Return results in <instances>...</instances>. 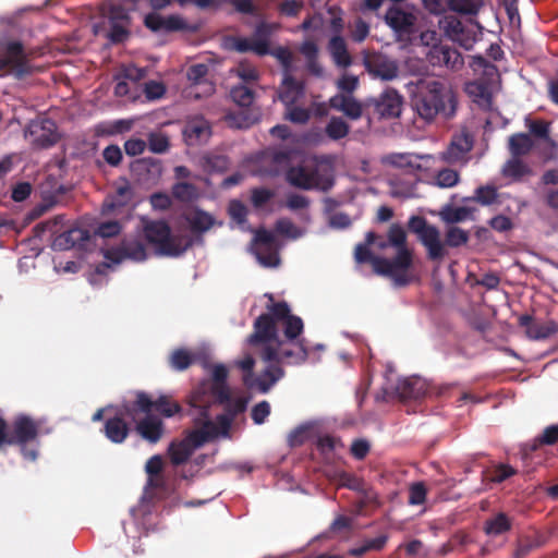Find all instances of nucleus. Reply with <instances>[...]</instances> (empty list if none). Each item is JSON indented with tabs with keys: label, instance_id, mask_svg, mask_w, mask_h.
<instances>
[{
	"label": "nucleus",
	"instance_id": "f257e3e1",
	"mask_svg": "<svg viewBox=\"0 0 558 558\" xmlns=\"http://www.w3.org/2000/svg\"><path fill=\"white\" fill-rule=\"evenodd\" d=\"M271 304L267 305V312L260 314L254 322L253 332L247 338V344H263L269 341L279 340L277 325H283L284 339L289 342L300 340L304 325L301 317L292 315L290 306L286 301L274 303L272 295H269Z\"/></svg>",
	"mask_w": 558,
	"mask_h": 558
},
{
	"label": "nucleus",
	"instance_id": "f03ea898",
	"mask_svg": "<svg viewBox=\"0 0 558 558\" xmlns=\"http://www.w3.org/2000/svg\"><path fill=\"white\" fill-rule=\"evenodd\" d=\"M412 107L426 122L434 121L439 114L450 119L457 111V96L441 81L420 80L412 96Z\"/></svg>",
	"mask_w": 558,
	"mask_h": 558
},
{
	"label": "nucleus",
	"instance_id": "7ed1b4c3",
	"mask_svg": "<svg viewBox=\"0 0 558 558\" xmlns=\"http://www.w3.org/2000/svg\"><path fill=\"white\" fill-rule=\"evenodd\" d=\"M379 250L393 247L397 254L391 259L387 258L389 266V274L387 277L391 278L397 287H404L410 283L408 275L409 269L413 265V252L408 246L407 232L400 223H392L387 233V240L377 243Z\"/></svg>",
	"mask_w": 558,
	"mask_h": 558
},
{
	"label": "nucleus",
	"instance_id": "20e7f679",
	"mask_svg": "<svg viewBox=\"0 0 558 558\" xmlns=\"http://www.w3.org/2000/svg\"><path fill=\"white\" fill-rule=\"evenodd\" d=\"M142 231L146 242L160 256L179 257L193 245L192 239L172 234L165 220L142 218Z\"/></svg>",
	"mask_w": 558,
	"mask_h": 558
},
{
	"label": "nucleus",
	"instance_id": "39448f33",
	"mask_svg": "<svg viewBox=\"0 0 558 558\" xmlns=\"http://www.w3.org/2000/svg\"><path fill=\"white\" fill-rule=\"evenodd\" d=\"M253 352L265 363H282L289 365H300L306 362L308 357L307 341L300 339L289 342L287 340H276L263 344H248Z\"/></svg>",
	"mask_w": 558,
	"mask_h": 558
},
{
	"label": "nucleus",
	"instance_id": "423d86ee",
	"mask_svg": "<svg viewBox=\"0 0 558 558\" xmlns=\"http://www.w3.org/2000/svg\"><path fill=\"white\" fill-rule=\"evenodd\" d=\"M286 181L296 189L311 191H328L335 183L332 167L325 158L317 160L314 166H293L286 172Z\"/></svg>",
	"mask_w": 558,
	"mask_h": 558
},
{
	"label": "nucleus",
	"instance_id": "0eeeda50",
	"mask_svg": "<svg viewBox=\"0 0 558 558\" xmlns=\"http://www.w3.org/2000/svg\"><path fill=\"white\" fill-rule=\"evenodd\" d=\"M135 397L134 401L123 404L124 413L134 422L137 414H148L153 410L165 417H172L181 411V405L168 395H161L156 400H153L147 392L136 391Z\"/></svg>",
	"mask_w": 558,
	"mask_h": 558
},
{
	"label": "nucleus",
	"instance_id": "6e6552de",
	"mask_svg": "<svg viewBox=\"0 0 558 558\" xmlns=\"http://www.w3.org/2000/svg\"><path fill=\"white\" fill-rule=\"evenodd\" d=\"M408 228L417 235L418 241L426 248L427 258L430 262L440 263L448 255L439 229L428 223L426 218L412 216L408 221Z\"/></svg>",
	"mask_w": 558,
	"mask_h": 558
},
{
	"label": "nucleus",
	"instance_id": "1a4fd4ad",
	"mask_svg": "<svg viewBox=\"0 0 558 558\" xmlns=\"http://www.w3.org/2000/svg\"><path fill=\"white\" fill-rule=\"evenodd\" d=\"M40 423L26 414L17 415L11 430H8L9 446H19L24 458L34 461L37 458V451L27 449V445L36 442L39 436Z\"/></svg>",
	"mask_w": 558,
	"mask_h": 558
},
{
	"label": "nucleus",
	"instance_id": "9d476101",
	"mask_svg": "<svg viewBox=\"0 0 558 558\" xmlns=\"http://www.w3.org/2000/svg\"><path fill=\"white\" fill-rule=\"evenodd\" d=\"M267 366L259 376H254L253 368L255 360L252 355H246L238 365L244 372L243 383L246 387L257 388L260 392L266 393L269 389L284 376V369L277 364L266 363Z\"/></svg>",
	"mask_w": 558,
	"mask_h": 558
},
{
	"label": "nucleus",
	"instance_id": "9b49d317",
	"mask_svg": "<svg viewBox=\"0 0 558 558\" xmlns=\"http://www.w3.org/2000/svg\"><path fill=\"white\" fill-rule=\"evenodd\" d=\"M232 422V415L227 413L217 415L216 422H213L208 410L205 408L199 411V417L196 420V424L201 426L190 434V439L194 442V447H201L220 435L228 436Z\"/></svg>",
	"mask_w": 558,
	"mask_h": 558
},
{
	"label": "nucleus",
	"instance_id": "f8f14e48",
	"mask_svg": "<svg viewBox=\"0 0 558 558\" xmlns=\"http://www.w3.org/2000/svg\"><path fill=\"white\" fill-rule=\"evenodd\" d=\"M9 69L16 77H23L32 72L24 45L19 40H10L2 45L0 54V71Z\"/></svg>",
	"mask_w": 558,
	"mask_h": 558
},
{
	"label": "nucleus",
	"instance_id": "ddd939ff",
	"mask_svg": "<svg viewBox=\"0 0 558 558\" xmlns=\"http://www.w3.org/2000/svg\"><path fill=\"white\" fill-rule=\"evenodd\" d=\"M403 97L393 88H387L378 97L366 100V112L378 119H393L401 114Z\"/></svg>",
	"mask_w": 558,
	"mask_h": 558
},
{
	"label": "nucleus",
	"instance_id": "4468645a",
	"mask_svg": "<svg viewBox=\"0 0 558 558\" xmlns=\"http://www.w3.org/2000/svg\"><path fill=\"white\" fill-rule=\"evenodd\" d=\"M439 28L449 39L458 43L466 50L473 47L478 33V25L465 24L453 15L444 16L439 21Z\"/></svg>",
	"mask_w": 558,
	"mask_h": 558
},
{
	"label": "nucleus",
	"instance_id": "2eb2a0df",
	"mask_svg": "<svg viewBox=\"0 0 558 558\" xmlns=\"http://www.w3.org/2000/svg\"><path fill=\"white\" fill-rule=\"evenodd\" d=\"M231 398L230 389L227 384H202L192 392L190 397L191 407L203 411L208 410L211 401L225 404Z\"/></svg>",
	"mask_w": 558,
	"mask_h": 558
},
{
	"label": "nucleus",
	"instance_id": "dca6fc26",
	"mask_svg": "<svg viewBox=\"0 0 558 558\" xmlns=\"http://www.w3.org/2000/svg\"><path fill=\"white\" fill-rule=\"evenodd\" d=\"M108 39L112 44H122L131 35V16L129 10L121 4H111L108 10Z\"/></svg>",
	"mask_w": 558,
	"mask_h": 558
},
{
	"label": "nucleus",
	"instance_id": "f3484780",
	"mask_svg": "<svg viewBox=\"0 0 558 558\" xmlns=\"http://www.w3.org/2000/svg\"><path fill=\"white\" fill-rule=\"evenodd\" d=\"M363 63L366 71L376 78L392 81L398 76L399 66L396 60L381 52H367Z\"/></svg>",
	"mask_w": 558,
	"mask_h": 558
},
{
	"label": "nucleus",
	"instance_id": "a211bd4d",
	"mask_svg": "<svg viewBox=\"0 0 558 558\" xmlns=\"http://www.w3.org/2000/svg\"><path fill=\"white\" fill-rule=\"evenodd\" d=\"M426 60L432 66L446 68L451 71L460 70L464 60L462 54L453 47L434 44L426 52Z\"/></svg>",
	"mask_w": 558,
	"mask_h": 558
},
{
	"label": "nucleus",
	"instance_id": "6ab92c4d",
	"mask_svg": "<svg viewBox=\"0 0 558 558\" xmlns=\"http://www.w3.org/2000/svg\"><path fill=\"white\" fill-rule=\"evenodd\" d=\"M416 15L399 7H391L385 14L386 24L396 33L400 38L410 37L416 32Z\"/></svg>",
	"mask_w": 558,
	"mask_h": 558
},
{
	"label": "nucleus",
	"instance_id": "aec40b11",
	"mask_svg": "<svg viewBox=\"0 0 558 558\" xmlns=\"http://www.w3.org/2000/svg\"><path fill=\"white\" fill-rule=\"evenodd\" d=\"M25 135L31 136L33 145L38 148H49L59 141L57 125L51 119L32 121L25 130Z\"/></svg>",
	"mask_w": 558,
	"mask_h": 558
},
{
	"label": "nucleus",
	"instance_id": "412c9836",
	"mask_svg": "<svg viewBox=\"0 0 558 558\" xmlns=\"http://www.w3.org/2000/svg\"><path fill=\"white\" fill-rule=\"evenodd\" d=\"M105 257L116 264L126 258L143 262L147 258V251L141 240L125 239L119 246L107 250Z\"/></svg>",
	"mask_w": 558,
	"mask_h": 558
},
{
	"label": "nucleus",
	"instance_id": "4be33fe9",
	"mask_svg": "<svg viewBox=\"0 0 558 558\" xmlns=\"http://www.w3.org/2000/svg\"><path fill=\"white\" fill-rule=\"evenodd\" d=\"M328 105L350 120H359L366 111V101L362 104L353 95H333L329 98Z\"/></svg>",
	"mask_w": 558,
	"mask_h": 558
},
{
	"label": "nucleus",
	"instance_id": "5701e85b",
	"mask_svg": "<svg viewBox=\"0 0 558 558\" xmlns=\"http://www.w3.org/2000/svg\"><path fill=\"white\" fill-rule=\"evenodd\" d=\"M135 430L144 440L157 444L163 436L165 425L160 417L148 413L136 422Z\"/></svg>",
	"mask_w": 558,
	"mask_h": 558
},
{
	"label": "nucleus",
	"instance_id": "b1692460",
	"mask_svg": "<svg viewBox=\"0 0 558 558\" xmlns=\"http://www.w3.org/2000/svg\"><path fill=\"white\" fill-rule=\"evenodd\" d=\"M519 325L524 327L527 337L534 340L546 339L558 332V324L556 322L534 323L533 317L529 314L519 317Z\"/></svg>",
	"mask_w": 558,
	"mask_h": 558
},
{
	"label": "nucleus",
	"instance_id": "393cba45",
	"mask_svg": "<svg viewBox=\"0 0 558 558\" xmlns=\"http://www.w3.org/2000/svg\"><path fill=\"white\" fill-rule=\"evenodd\" d=\"M144 24L153 32H177L186 28L185 21L178 15H169L163 17L158 13H148L144 19Z\"/></svg>",
	"mask_w": 558,
	"mask_h": 558
},
{
	"label": "nucleus",
	"instance_id": "a878e982",
	"mask_svg": "<svg viewBox=\"0 0 558 558\" xmlns=\"http://www.w3.org/2000/svg\"><path fill=\"white\" fill-rule=\"evenodd\" d=\"M210 135V125L203 118H195L190 120L183 130L184 140L190 146H195L207 142Z\"/></svg>",
	"mask_w": 558,
	"mask_h": 558
},
{
	"label": "nucleus",
	"instance_id": "bb28decb",
	"mask_svg": "<svg viewBox=\"0 0 558 558\" xmlns=\"http://www.w3.org/2000/svg\"><path fill=\"white\" fill-rule=\"evenodd\" d=\"M354 259L357 264L369 263L376 275L387 277L389 274V264L386 257L376 256L372 253L367 244L359 243L354 248Z\"/></svg>",
	"mask_w": 558,
	"mask_h": 558
},
{
	"label": "nucleus",
	"instance_id": "cd10ccee",
	"mask_svg": "<svg viewBox=\"0 0 558 558\" xmlns=\"http://www.w3.org/2000/svg\"><path fill=\"white\" fill-rule=\"evenodd\" d=\"M124 409L122 408L121 414L106 420L102 432L106 437L113 444H122L130 434L129 424L123 418Z\"/></svg>",
	"mask_w": 558,
	"mask_h": 558
},
{
	"label": "nucleus",
	"instance_id": "c85d7f7f",
	"mask_svg": "<svg viewBox=\"0 0 558 558\" xmlns=\"http://www.w3.org/2000/svg\"><path fill=\"white\" fill-rule=\"evenodd\" d=\"M395 391L401 400L420 399L426 393L427 387L422 378L408 377L397 383Z\"/></svg>",
	"mask_w": 558,
	"mask_h": 558
},
{
	"label": "nucleus",
	"instance_id": "c756f323",
	"mask_svg": "<svg viewBox=\"0 0 558 558\" xmlns=\"http://www.w3.org/2000/svg\"><path fill=\"white\" fill-rule=\"evenodd\" d=\"M472 148L473 137L469 133L462 132L452 137L444 157L450 162H456L461 160Z\"/></svg>",
	"mask_w": 558,
	"mask_h": 558
},
{
	"label": "nucleus",
	"instance_id": "7c9ffc66",
	"mask_svg": "<svg viewBox=\"0 0 558 558\" xmlns=\"http://www.w3.org/2000/svg\"><path fill=\"white\" fill-rule=\"evenodd\" d=\"M304 93V84L292 75L286 74L279 92V99L286 106H293Z\"/></svg>",
	"mask_w": 558,
	"mask_h": 558
},
{
	"label": "nucleus",
	"instance_id": "2f4dec72",
	"mask_svg": "<svg viewBox=\"0 0 558 558\" xmlns=\"http://www.w3.org/2000/svg\"><path fill=\"white\" fill-rule=\"evenodd\" d=\"M328 50L336 65L340 68H348L352 64V58L348 51L347 43L340 35H336L330 38Z\"/></svg>",
	"mask_w": 558,
	"mask_h": 558
},
{
	"label": "nucleus",
	"instance_id": "473e14b6",
	"mask_svg": "<svg viewBox=\"0 0 558 558\" xmlns=\"http://www.w3.org/2000/svg\"><path fill=\"white\" fill-rule=\"evenodd\" d=\"M196 448L197 447H194V442L190 439V436L184 440L171 442L168 448L171 463L174 465L185 463Z\"/></svg>",
	"mask_w": 558,
	"mask_h": 558
},
{
	"label": "nucleus",
	"instance_id": "72a5a7b5",
	"mask_svg": "<svg viewBox=\"0 0 558 558\" xmlns=\"http://www.w3.org/2000/svg\"><path fill=\"white\" fill-rule=\"evenodd\" d=\"M190 229L194 233H204L208 231L215 223V219L208 213L195 209L186 216Z\"/></svg>",
	"mask_w": 558,
	"mask_h": 558
},
{
	"label": "nucleus",
	"instance_id": "f704fd0d",
	"mask_svg": "<svg viewBox=\"0 0 558 558\" xmlns=\"http://www.w3.org/2000/svg\"><path fill=\"white\" fill-rule=\"evenodd\" d=\"M501 173L505 178L520 181L523 177L532 173L531 168L519 157H511L504 165Z\"/></svg>",
	"mask_w": 558,
	"mask_h": 558
},
{
	"label": "nucleus",
	"instance_id": "c9c22d12",
	"mask_svg": "<svg viewBox=\"0 0 558 558\" xmlns=\"http://www.w3.org/2000/svg\"><path fill=\"white\" fill-rule=\"evenodd\" d=\"M466 93L475 102L485 109L492 106V93L484 82H471L466 84Z\"/></svg>",
	"mask_w": 558,
	"mask_h": 558
},
{
	"label": "nucleus",
	"instance_id": "e433bc0d",
	"mask_svg": "<svg viewBox=\"0 0 558 558\" xmlns=\"http://www.w3.org/2000/svg\"><path fill=\"white\" fill-rule=\"evenodd\" d=\"M533 147V141L526 133H517L509 138V150L511 157H521L527 155Z\"/></svg>",
	"mask_w": 558,
	"mask_h": 558
},
{
	"label": "nucleus",
	"instance_id": "4c0bfd02",
	"mask_svg": "<svg viewBox=\"0 0 558 558\" xmlns=\"http://www.w3.org/2000/svg\"><path fill=\"white\" fill-rule=\"evenodd\" d=\"M388 542V535L381 534L375 538L363 539L359 546L349 550V555L354 557L363 556L368 551H380Z\"/></svg>",
	"mask_w": 558,
	"mask_h": 558
},
{
	"label": "nucleus",
	"instance_id": "58836bf2",
	"mask_svg": "<svg viewBox=\"0 0 558 558\" xmlns=\"http://www.w3.org/2000/svg\"><path fill=\"white\" fill-rule=\"evenodd\" d=\"M87 238L86 232L82 229H71L66 232H63L58 238H56L53 242V247L58 250H70L80 241H83Z\"/></svg>",
	"mask_w": 558,
	"mask_h": 558
},
{
	"label": "nucleus",
	"instance_id": "ea45409f",
	"mask_svg": "<svg viewBox=\"0 0 558 558\" xmlns=\"http://www.w3.org/2000/svg\"><path fill=\"white\" fill-rule=\"evenodd\" d=\"M473 209L469 207L445 206L440 211V218L448 225L465 221L472 215Z\"/></svg>",
	"mask_w": 558,
	"mask_h": 558
},
{
	"label": "nucleus",
	"instance_id": "a19ab883",
	"mask_svg": "<svg viewBox=\"0 0 558 558\" xmlns=\"http://www.w3.org/2000/svg\"><path fill=\"white\" fill-rule=\"evenodd\" d=\"M483 4V0H448L447 10L462 15H476Z\"/></svg>",
	"mask_w": 558,
	"mask_h": 558
},
{
	"label": "nucleus",
	"instance_id": "79ce46f5",
	"mask_svg": "<svg viewBox=\"0 0 558 558\" xmlns=\"http://www.w3.org/2000/svg\"><path fill=\"white\" fill-rule=\"evenodd\" d=\"M350 132V125L341 117H331L325 126L326 135L332 141L344 138Z\"/></svg>",
	"mask_w": 558,
	"mask_h": 558
},
{
	"label": "nucleus",
	"instance_id": "37998d69",
	"mask_svg": "<svg viewBox=\"0 0 558 558\" xmlns=\"http://www.w3.org/2000/svg\"><path fill=\"white\" fill-rule=\"evenodd\" d=\"M194 361V354L185 349H175L169 356L170 367L178 372L187 369Z\"/></svg>",
	"mask_w": 558,
	"mask_h": 558
},
{
	"label": "nucleus",
	"instance_id": "c03bdc74",
	"mask_svg": "<svg viewBox=\"0 0 558 558\" xmlns=\"http://www.w3.org/2000/svg\"><path fill=\"white\" fill-rule=\"evenodd\" d=\"M511 529V521L506 513L500 512L485 522L484 531L489 535H500Z\"/></svg>",
	"mask_w": 558,
	"mask_h": 558
},
{
	"label": "nucleus",
	"instance_id": "a18cd8bd",
	"mask_svg": "<svg viewBox=\"0 0 558 558\" xmlns=\"http://www.w3.org/2000/svg\"><path fill=\"white\" fill-rule=\"evenodd\" d=\"M233 49L241 53L253 51L257 56H267L265 43H254L253 38L235 37Z\"/></svg>",
	"mask_w": 558,
	"mask_h": 558
},
{
	"label": "nucleus",
	"instance_id": "49530a36",
	"mask_svg": "<svg viewBox=\"0 0 558 558\" xmlns=\"http://www.w3.org/2000/svg\"><path fill=\"white\" fill-rule=\"evenodd\" d=\"M470 235L469 232L459 228V227H449L446 231L445 241L442 243L445 246L449 247H460L465 245L469 242ZM447 250V247H445Z\"/></svg>",
	"mask_w": 558,
	"mask_h": 558
},
{
	"label": "nucleus",
	"instance_id": "de8ad7c7",
	"mask_svg": "<svg viewBox=\"0 0 558 558\" xmlns=\"http://www.w3.org/2000/svg\"><path fill=\"white\" fill-rule=\"evenodd\" d=\"M230 96L241 107H250L255 99L254 90L243 84L232 87Z\"/></svg>",
	"mask_w": 558,
	"mask_h": 558
},
{
	"label": "nucleus",
	"instance_id": "09e8293b",
	"mask_svg": "<svg viewBox=\"0 0 558 558\" xmlns=\"http://www.w3.org/2000/svg\"><path fill=\"white\" fill-rule=\"evenodd\" d=\"M255 256L264 267H276L279 265L280 258L274 246L256 247Z\"/></svg>",
	"mask_w": 558,
	"mask_h": 558
},
{
	"label": "nucleus",
	"instance_id": "8fccbe9b",
	"mask_svg": "<svg viewBox=\"0 0 558 558\" xmlns=\"http://www.w3.org/2000/svg\"><path fill=\"white\" fill-rule=\"evenodd\" d=\"M134 196L133 189L131 187L128 181H124L123 184L119 185L116 190V193L112 196V207H124L129 205Z\"/></svg>",
	"mask_w": 558,
	"mask_h": 558
},
{
	"label": "nucleus",
	"instance_id": "3c124183",
	"mask_svg": "<svg viewBox=\"0 0 558 558\" xmlns=\"http://www.w3.org/2000/svg\"><path fill=\"white\" fill-rule=\"evenodd\" d=\"M146 143L149 150L155 154H163L169 149L170 146L168 136L161 132L149 133Z\"/></svg>",
	"mask_w": 558,
	"mask_h": 558
},
{
	"label": "nucleus",
	"instance_id": "603ef678",
	"mask_svg": "<svg viewBox=\"0 0 558 558\" xmlns=\"http://www.w3.org/2000/svg\"><path fill=\"white\" fill-rule=\"evenodd\" d=\"M497 197V189L493 185H485L477 187L471 199L483 206H489L496 202Z\"/></svg>",
	"mask_w": 558,
	"mask_h": 558
},
{
	"label": "nucleus",
	"instance_id": "864d4df0",
	"mask_svg": "<svg viewBox=\"0 0 558 558\" xmlns=\"http://www.w3.org/2000/svg\"><path fill=\"white\" fill-rule=\"evenodd\" d=\"M459 179L460 177L458 171L450 168H445L437 172L435 177V183L439 187L448 189L457 185Z\"/></svg>",
	"mask_w": 558,
	"mask_h": 558
},
{
	"label": "nucleus",
	"instance_id": "5fc2aeb1",
	"mask_svg": "<svg viewBox=\"0 0 558 558\" xmlns=\"http://www.w3.org/2000/svg\"><path fill=\"white\" fill-rule=\"evenodd\" d=\"M312 432V426L310 425H300L293 430L290 432L288 436V445L292 448L300 447L304 445Z\"/></svg>",
	"mask_w": 558,
	"mask_h": 558
},
{
	"label": "nucleus",
	"instance_id": "6e6d98bb",
	"mask_svg": "<svg viewBox=\"0 0 558 558\" xmlns=\"http://www.w3.org/2000/svg\"><path fill=\"white\" fill-rule=\"evenodd\" d=\"M336 85L340 90L337 95H352L359 87V77L353 74H343Z\"/></svg>",
	"mask_w": 558,
	"mask_h": 558
},
{
	"label": "nucleus",
	"instance_id": "4d7b16f0",
	"mask_svg": "<svg viewBox=\"0 0 558 558\" xmlns=\"http://www.w3.org/2000/svg\"><path fill=\"white\" fill-rule=\"evenodd\" d=\"M162 465H163V462L159 454L153 456L151 458H149L147 460L146 465H145V471L149 476V478H148L149 486H153V487L158 486V483L155 482L154 477L161 473Z\"/></svg>",
	"mask_w": 558,
	"mask_h": 558
},
{
	"label": "nucleus",
	"instance_id": "13d9d810",
	"mask_svg": "<svg viewBox=\"0 0 558 558\" xmlns=\"http://www.w3.org/2000/svg\"><path fill=\"white\" fill-rule=\"evenodd\" d=\"M471 68L477 72L482 71L486 76H494L497 74V66L485 59L483 56H473L470 63Z\"/></svg>",
	"mask_w": 558,
	"mask_h": 558
},
{
	"label": "nucleus",
	"instance_id": "bf43d9fd",
	"mask_svg": "<svg viewBox=\"0 0 558 558\" xmlns=\"http://www.w3.org/2000/svg\"><path fill=\"white\" fill-rule=\"evenodd\" d=\"M427 489L423 482L413 483L409 489V504L413 506L423 505L425 502Z\"/></svg>",
	"mask_w": 558,
	"mask_h": 558
},
{
	"label": "nucleus",
	"instance_id": "052dcab7",
	"mask_svg": "<svg viewBox=\"0 0 558 558\" xmlns=\"http://www.w3.org/2000/svg\"><path fill=\"white\" fill-rule=\"evenodd\" d=\"M275 193L266 187H255L252 190L251 201L255 208H262L266 205Z\"/></svg>",
	"mask_w": 558,
	"mask_h": 558
},
{
	"label": "nucleus",
	"instance_id": "680f3d73",
	"mask_svg": "<svg viewBox=\"0 0 558 558\" xmlns=\"http://www.w3.org/2000/svg\"><path fill=\"white\" fill-rule=\"evenodd\" d=\"M541 542L538 541H533L529 537L521 538L517 543V548L513 551L512 558H524L533 549L538 548Z\"/></svg>",
	"mask_w": 558,
	"mask_h": 558
},
{
	"label": "nucleus",
	"instance_id": "e2e57ef3",
	"mask_svg": "<svg viewBox=\"0 0 558 558\" xmlns=\"http://www.w3.org/2000/svg\"><path fill=\"white\" fill-rule=\"evenodd\" d=\"M228 211L230 217L239 225H242L246 221L247 208L241 201H231L229 204Z\"/></svg>",
	"mask_w": 558,
	"mask_h": 558
},
{
	"label": "nucleus",
	"instance_id": "0e129e2a",
	"mask_svg": "<svg viewBox=\"0 0 558 558\" xmlns=\"http://www.w3.org/2000/svg\"><path fill=\"white\" fill-rule=\"evenodd\" d=\"M102 157L109 166L118 167L122 161L123 155L118 145L111 144L102 150Z\"/></svg>",
	"mask_w": 558,
	"mask_h": 558
},
{
	"label": "nucleus",
	"instance_id": "69168bd1",
	"mask_svg": "<svg viewBox=\"0 0 558 558\" xmlns=\"http://www.w3.org/2000/svg\"><path fill=\"white\" fill-rule=\"evenodd\" d=\"M172 194L177 199L191 201L195 195V187L187 182H179L172 189Z\"/></svg>",
	"mask_w": 558,
	"mask_h": 558
},
{
	"label": "nucleus",
	"instance_id": "338daca9",
	"mask_svg": "<svg viewBox=\"0 0 558 558\" xmlns=\"http://www.w3.org/2000/svg\"><path fill=\"white\" fill-rule=\"evenodd\" d=\"M270 414V404L268 401L264 400L255 404L252 409V420L255 424H263L267 416Z\"/></svg>",
	"mask_w": 558,
	"mask_h": 558
},
{
	"label": "nucleus",
	"instance_id": "774afa93",
	"mask_svg": "<svg viewBox=\"0 0 558 558\" xmlns=\"http://www.w3.org/2000/svg\"><path fill=\"white\" fill-rule=\"evenodd\" d=\"M539 445L553 446L558 442V424L547 426L536 438Z\"/></svg>",
	"mask_w": 558,
	"mask_h": 558
}]
</instances>
